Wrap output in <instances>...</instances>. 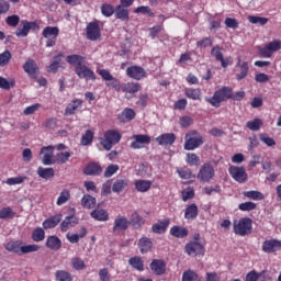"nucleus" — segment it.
<instances>
[{
    "instance_id": "1",
    "label": "nucleus",
    "mask_w": 281,
    "mask_h": 281,
    "mask_svg": "<svg viewBox=\"0 0 281 281\" xmlns=\"http://www.w3.org/2000/svg\"><path fill=\"white\" fill-rule=\"evenodd\" d=\"M233 98L234 90L231 87L223 86L214 92L213 97H205V102L218 109L223 102H227V100H232Z\"/></svg>"
},
{
    "instance_id": "2",
    "label": "nucleus",
    "mask_w": 281,
    "mask_h": 281,
    "mask_svg": "<svg viewBox=\"0 0 281 281\" xmlns=\"http://www.w3.org/2000/svg\"><path fill=\"white\" fill-rule=\"evenodd\" d=\"M233 232L236 236H249L254 232V221L249 217H241L233 222Z\"/></svg>"
},
{
    "instance_id": "3",
    "label": "nucleus",
    "mask_w": 281,
    "mask_h": 281,
    "mask_svg": "<svg viewBox=\"0 0 281 281\" xmlns=\"http://www.w3.org/2000/svg\"><path fill=\"white\" fill-rule=\"evenodd\" d=\"M205 140L199 134V131L192 130L184 136V150H196L200 146H203Z\"/></svg>"
},
{
    "instance_id": "4",
    "label": "nucleus",
    "mask_w": 281,
    "mask_h": 281,
    "mask_svg": "<svg viewBox=\"0 0 281 281\" xmlns=\"http://www.w3.org/2000/svg\"><path fill=\"white\" fill-rule=\"evenodd\" d=\"M122 140V134L116 130H109L104 133L103 138L101 139V145L104 150H111L115 144H120Z\"/></svg>"
},
{
    "instance_id": "5",
    "label": "nucleus",
    "mask_w": 281,
    "mask_h": 281,
    "mask_svg": "<svg viewBox=\"0 0 281 281\" xmlns=\"http://www.w3.org/2000/svg\"><path fill=\"white\" fill-rule=\"evenodd\" d=\"M38 30H41V25L36 21L22 20L21 26L15 30L14 35L18 38H25L30 32H38Z\"/></svg>"
},
{
    "instance_id": "6",
    "label": "nucleus",
    "mask_w": 281,
    "mask_h": 281,
    "mask_svg": "<svg viewBox=\"0 0 281 281\" xmlns=\"http://www.w3.org/2000/svg\"><path fill=\"white\" fill-rule=\"evenodd\" d=\"M99 76H101L102 80L105 81L106 87H109V89H114L117 91V93H120L121 89H122V82H120V80L115 77H113V75H111V71L106 70V69H101L98 70Z\"/></svg>"
},
{
    "instance_id": "7",
    "label": "nucleus",
    "mask_w": 281,
    "mask_h": 281,
    "mask_svg": "<svg viewBox=\"0 0 281 281\" xmlns=\"http://www.w3.org/2000/svg\"><path fill=\"white\" fill-rule=\"evenodd\" d=\"M58 34H60V29L58 26H46L42 31V36L47 38L46 47H54L58 41Z\"/></svg>"
},
{
    "instance_id": "8",
    "label": "nucleus",
    "mask_w": 281,
    "mask_h": 281,
    "mask_svg": "<svg viewBox=\"0 0 281 281\" xmlns=\"http://www.w3.org/2000/svg\"><path fill=\"white\" fill-rule=\"evenodd\" d=\"M211 56L217 60V63H221L223 69H227L229 65L234 64V58L232 56L223 57V47H220L218 45H215L211 49Z\"/></svg>"
},
{
    "instance_id": "9",
    "label": "nucleus",
    "mask_w": 281,
    "mask_h": 281,
    "mask_svg": "<svg viewBox=\"0 0 281 281\" xmlns=\"http://www.w3.org/2000/svg\"><path fill=\"white\" fill-rule=\"evenodd\" d=\"M214 175H215L214 166H212V164L210 162H205L201 166L198 172V179L202 183H210V181L214 179Z\"/></svg>"
},
{
    "instance_id": "10",
    "label": "nucleus",
    "mask_w": 281,
    "mask_h": 281,
    "mask_svg": "<svg viewBox=\"0 0 281 281\" xmlns=\"http://www.w3.org/2000/svg\"><path fill=\"white\" fill-rule=\"evenodd\" d=\"M186 254L188 256H205V246L201 241H189L184 246Z\"/></svg>"
},
{
    "instance_id": "11",
    "label": "nucleus",
    "mask_w": 281,
    "mask_h": 281,
    "mask_svg": "<svg viewBox=\"0 0 281 281\" xmlns=\"http://www.w3.org/2000/svg\"><path fill=\"white\" fill-rule=\"evenodd\" d=\"M228 172L236 181L237 183H247L249 176L247 175V171H245V167H236V166H231L228 168Z\"/></svg>"
},
{
    "instance_id": "12",
    "label": "nucleus",
    "mask_w": 281,
    "mask_h": 281,
    "mask_svg": "<svg viewBox=\"0 0 281 281\" xmlns=\"http://www.w3.org/2000/svg\"><path fill=\"white\" fill-rule=\"evenodd\" d=\"M75 74L78 76V78H80V80L94 81L97 78L93 69L89 68V66H87L85 64L80 67H76Z\"/></svg>"
},
{
    "instance_id": "13",
    "label": "nucleus",
    "mask_w": 281,
    "mask_h": 281,
    "mask_svg": "<svg viewBox=\"0 0 281 281\" xmlns=\"http://www.w3.org/2000/svg\"><path fill=\"white\" fill-rule=\"evenodd\" d=\"M261 249L263 254H276L281 249V240L276 238L266 239L261 245Z\"/></svg>"
},
{
    "instance_id": "14",
    "label": "nucleus",
    "mask_w": 281,
    "mask_h": 281,
    "mask_svg": "<svg viewBox=\"0 0 281 281\" xmlns=\"http://www.w3.org/2000/svg\"><path fill=\"white\" fill-rule=\"evenodd\" d=\"M86 36L88 41H98L102 33L100 31V24L98 22H90L86 27Z\"/></svg>"
},
{
    "instance_id": "15",
    "label": "nucleus",
    "mask_w": 281,
    "mask_h": 281,
    "mask_svg": "<svg viewBox=\"0 0 281 281\" xmlns=\"http://www.w3.org/2000/svg\"><path fill=\"white\" fill-rule=\"evenodd\" d=\"M281 49V41L274 40L268 44L260 50L263 58H271L274 52H280Z\"/></svg>"
},
{
    "instance_id": "16",
    "label": "nucleus",
    "mask_w": 281,
    "mask_h": 281,
    "mask_svg": "<svg viewBox=\"0 0 281 281\" xmlns=\"http://www.w3.org/2000/svg\"><path fill=\"white\" fill-rule=\"evenodd\" d=\"M40 153L44 155L42 158L44 166H54V164H56V159H54V146L42 147Z\"/></svg>"
},
{
    "instance_id": "17",
    "label": "nucleus",
    "mask_w": 281,
    "mask_h": 281,
    "mask_svg": "<svg viewBox=\"0 0 281 281\" xmlns=\"http://www.w3.org/2000/svg\"><path fill=\"white\" fill-rule=\"evenodd\" d=\"M126 76L133 80H144L146 78V70L142 66H130L126 69Z\"/></svg>"
},
{
    "instance_id": "18",
    "label": "nucleus",
    "mask_w": 281,
    "mask_h": 281,
    "mask_svg": "<svg viewBox=\"0 0 281 281\" xmlns=\"http://www.w3.org/2000/svg\"><path fill=\"white\" fill-rule=\"evenodd\" d=\"M142 89V85L135 81H130L126 83H121V91L125 93V95H135V93H139Z\"/></svg>"
},
{
    "instance_id": "19",
    "label": "nucleus",
    "mask_w": 281,
    "mask_h": 281,
    "mask_svg": "<svg viewBox=\"0 0 281 281\" xmlns=\"http://www.w3.org/2000/svg\"><path fill=\"white\" fill-rule=\"evenodd\" d=\"M131 225V222L128 221V218H126V216L123 215H119L115 220H114V224H113V233H117V232H126V229H128V226Z\"/></svg>"
},
{
    "instance_id": "20",
    "label": "nucleus",
    "mask_w": 281,
    "mask_h": 281,
    "mask_svg": "<svg viewBox=\"0 0 281 281\" xmlns=\"http://www.w3.org/2000/svg\"><path fill=\"white\" fill-rule=\"evenodd\" d=\"M149 269L154 276H164L166 273V261L164 259H153Z\"/></svg>"
},
{
    "instance_id": "21",
    "label": "nucleus",
    "mask_w": 281,
    "mask_h": 281,
    "mask_svg": "<svg viewBox=\"0 0 281 281\" xmlns=\"http://www.w3.org/2000/svg\"><path fill=\"white\" fill-rule=\"evenodd\" d=\"M63 221V214L58 213L53 216H49L48 218L44 220L42 223L43 229H54L55 227H58V224Z\"/></svg>"
},
{
    "instance_id": "22",
    "label": "nucleus",
    "mask_w": 281,
    "mask_h": 281,
    "mask_svg": "<svg viewBox=\"0 0 281 281\" xmlns=\"http://www.w3.org/2000/svg\"><path fill=\"white\" fill-rule=\"evenodd\" d=\"M168 227H170V218L159 220L157 223L151 225L153 234H166L168 232Z\"/></svg>"
},
{
    "instance_id": "23",
    "label": "nucleus",
    "mask_w": 281,
    "mask_h": 281,
    "mask_svg": "<svg viewBox=\"0 0 281 281\" xmlns=\"http://www.w3.org/2000/svg\"><path fill=\"white\" fill-rule=\"evenodd\" d=\"M23 69L25 74L30 75L31 78H38V65L35 63L34 59H27L24 65Z\"/></svg>"
},
{
    "instance_id": "24",
    "label": "nucleus",
    "mask_w": 281,
    "mask_h": 281,
    "mask_svg": "<svg viewBox=\"0 0 281 281\" xmlns=\"http://www.w3.org/2000/svg\"><path fill=\"white\" fill-rule=\"evenodd\" d=\"M158 146H172L177 142L175 133H165L156 137Z\"/></svg>"
},
{
    "instance_id": "25",
    "label": "nucleus",
    "mask_w": 281,
    "mask_h": 281,
    "mask_svg": "<svg viewBox=\"0 0 281 281\" xmlns=\"http://www.w3.org/2000/svg\"><path fill=\"white\" fill-rule=\"evenodd\" d=\"M83 173L88 177H100V175H102V166L98 162H89L83 168Z\"/></svg>"
},
{
    "instance_id": "26",
    "label": "nucleus",
    "mask_w": 281,
    "mask_h": 281,
    "mask_svg": "<svg viewBox=\"0 0 281 281\" xmlns=\"http://www.w3.org/2000/svg\"><path fill=\"white\" fill-rule=\"evenodd\" d=\"M153 247H155V244L150 237L143 236L138 239V249L140 254H148V251H153Z\"/></svg>"
},
{
    "instance_id": "27",
    "label": "nucleus",
    "mask_w": 281,
    "mask_h": 281,
    "mask_svg": "<svg viewBox=\"0 0 281 281\" xmlns=\"http://www.w3.org/2000/svg\"><path fill=\"white\" fill-rule=\"evenodd\" d=\"M134 139L135 140H133L131 143V148H133L134 150L144 148V146H142V144H150V136H148V135L137 134V135H134Z\"/></svg>"
},
{
    "instance_id": "28",
    "label": "nucleus",
    "mask_w": 281,
    "mask_h": 281,
    "mask_svg": "<svg viewBox=\"0 0 281 281\" xmlns=\"http://www.w3.org/2000/svg\"><path fill=\"white\" fill-rule=\"evenodd\" d=\"M66 63L76 69V67H82L85 63H87V57L78 54L68 55L66 57Z\"/></svg>"
},
{
    "instance_id": "29",
    "label": "nucleus",
    "mask_w": 281,
    "mask_h": 281,
    "mask_svg": "<svg viewBox=\"0 0 281 281\" xmlns=\"http://www.w3.org/2000/svg\"><path fill=\"white\" fill-rule=\"evenodd\" d=\"M91 218H94V221H99L101 223H104L105 221H109V212L100 206H97L91 213Z\"/></svg>"
},
{
    "instance_id": "30",
    "label": "nucleus",
    "mask_w": 281,
    "mask_h": 281,
    "mask_svg": "<svg viewBox=\"0 0 281 281\" xmlns=\"http://www.w3.org/2000/svg\"><path fill=\"white\" fill-rule=\"evenodd\" d=\"M199 217V206L194 203L187 205L184 210L186 221H196Z\"/></svg>"
},
{
    "instance_id": "31",
    "label": "nucleus",
    "mask_w": 281,
    "mask_h": 281,
    "mask_svg": "<svg viewBox=\"0 0 281 281\" xmlns=\"http://www.w3.org/2000/svg\"><path fill=\"white\" fill-rule=\"evenodd\" d=\"M169 234L173 238H188L190 231L187 227L175 225L170 228Z\"/></svg>"
},
{
    "instance_id": "32",
    "label": "nucleus",
    "mask_w": 281,
    "mask_h": 281,
    "mask_svg": "<svg viewBox=\"0 0 281 281\" xmlns=\"http://www.w3.org/2000/svg\"><path fill=\"white\" fill-rule=\"evenodd\" d=\"M78 223L79 220L75 215L66 216L60 223V232H69V228L75 227V225H78Z\"/></svg>"
},
{
    "instance_id": "33",
    "label": "nucleus",
    "mask_w": 281,
    "mask_h": 281,
    "mask_svg": "<svg viewBox=\"0 0 281 281\" xmlns=\"http://www.w3.org/2000/svg\"><path fill=\"white\" fill-rule=\"evenodd\" d=\"M45 245L47 249H52L53 251H58V249L63 247V241L60 240V238H58V236L50 235L47 237Z\"/></svg>"
},
{
    "instance_id": "34",
    "label": "nucleus",
    "mask_w": 281,
    "mask_h": 281,
    "mask_svg": "<svg viewBox=\"0 0 281 281\" xmlns=\"http://www.w3.org/2000/svg\"><path fill=\"white\" fill-rule=\"evenodd\" d=\"M240 57H238L237 67H239V72L236 75V79L238 81L245 80L247 76L249 75V64L247 61H244L243 64Z\"/></svg>"
},
{
    "instance_id": "35",
    "label": "nucleus",
    "mask_w": 281,
    "mask_h": 281,
    "mask_svg": "<svg viewBox=\"0 0 281 281\" xmlns=\"http://www.w3.org/2000/svg\"><path fill=\"white\" fill-rule=\"evenodd\" d=\"M22 247H23L22 240H11L7 243V245L4 246V249H7V251H12L13 254H18V256H21Z\"/></svg>"
},
{
    "instance_id": "36",
    "label": "nucleus",
    "mask_w": 281,
    "mask_h": 281,
    "mask_svg": "<svg viewBox=\"0 0 281 281\" xmlns=\"http://www.w3.org/2000/svg\"><path fill=\"white\" fill-rule=\"evenodd\" d=\"M114 14L115 19H119L120 21L131 20L130 11L124 7H120V4L114 8Z\"/></svg>"
},
{
    "instance_id": "37",
    "label": "nucleus",
    "mask_w": 281,
    "mask_h": 281,
    "mask_svg": "<svg viewBox=\"0 0 281 281\" xmlns=\"http://www.w3.org/2000/svg\"><path fill=\"white\" fill-rule=\"evenodd\" d=\"M37 175L38 177H41V179H45L47 181L49 179H54L56 171L52 167L49 168L38 167Z\"/></svg>"
},
{
    "instance_id": "38",
    "label": "nucleus",
    "mask_w": 281,
    "mask_h": 281,
    "mask_svg": "<svg viewBox=\"0 0 281 281\" xmlns=\"http://www.w3.org/2000/svg\"><path fill=\"white\" fill-rule=\"evenodd\" d=\"M134 186L137 192H148L153 188V181L139 179L134 182Z\"/></svg>"
},
{
    "instance_id": "39",
    "label": "nucleus",
    "mask_w": 281,
    "mask_h": 281,
    "mask_svg": "<svg viewBox=\"0 0 281 281\" xmlns=\"http://www.w3.org/2000/svg\"><path fill=\"white\" fill-rule=\"evenodd\" d=\"M135 115H136L135 110L131 108H126L123 110V112L119 116V120L123 124H126V122H132V120H135Z\"/></svg>"
},
{
    "instance_id": "40",
    "label": "nucleus",
    "mask_w": 281,
    "mask_h": 281,
    "mask_svg": "<svg viewBox=\"0 0 281 281\" xmlns=\"http://www.w3.org/2000/svg\"><path fill=\"white\" fill-rule=\"evenodd\" d=\"M128 265L132 269H135V271H144V259L139 256L131 257L128 259Z\"/></svg>"
},
{
    "instance_id": "41",
    "label": "nucleus",
    "mask_w": 281,
    "mask_h": 281,
    "mask_svg": "<svg viewBox=\"0 0 281 281\" xmlns=\"http://www.w3.org/2000/svg\"><path fill=\"white\" fill-rule=\"evenodd\" d=\"M82 106V100L74 99L66 108L65 115H76L78 108Z\"/></svg>"
},
{
    "instance_id": "42",
    "label": "nucleus",
    "mask_w": 281,
    "mask_h": 281,
    "mask_svg": "<svg viewBox=\"0 0 281 281\" xmlns=\"http://www.w3.org/2000/svg\"><path fill=\"white\" fill-rule=\"evenodd\" d=\"M144 223H146V220H144V217H142V215H139V213L134 212L131 215L130 225H132L134 227V229H139V227H142V225H144Z\"/></svg>"
},
{
    "instance_id": "43",
    "label": "nucleus",
    "mask_w": 281,
    "mask_h": 281,
    "mask_svg": "<svg viewBox=\"0 0 281 281\" xmlns=\"http://www.w3.org/2000/svg\"><path fill=\"white\" fill-rule=\"evenodd\" d=\"M184 95L189 98V100H201L203 93L199 88H187L184 89Z\"/></svg>"
},
{
    "instance_id": "44",
    "label": "nucleus",
    "mask_w": 281,
    "mask_h": 281,
    "mask_svg": "<svg viewBox=\"0 0 281 281\" xmlns=\"http://www.w3.org/2000/svg\"><path fill=\"white\" fill-rule=\"evenodd\" d=\"M95 203H98L95 198H93L89 194H85L81 199V205L86 210H93V207H95Z\"/></svg>"
},
{
    "instance_id": "45",
    "label": "nucleus",
    "mask_w": 281,
    "mask_h": 281,
    "mask_svg": "<svg viewBox=\"0 0 281 281\" xmlns=\"http://www.w3.org/2000/svg\"><path fill=\"white\" fill-rule=\"evenodd\" d=\"M125 188H128V179H117L112 186V192H123Z\"/></svg>"
},
{
    "instance_id": "46",
    "label": "nucleus",
    "mask_w": 281,
    "mask_h": 281,
    "mask_svg": "<svg viewBox=\"0 0 281 281\" xmlns=\"http://www.w3.org/2000/svg\"><path fill=\"white\" fill-rule=\"evenodd\" d=\"M63 61V53H59L53 57L52 64L48 66V71L56 74L60 69V63Z\"/></svg>"
},
{
    "instance_id": "47",
    "label": "nucleus",
    "mask_w": 281,
    "mask_h": 281,
    "mask_svg": "<svg viewBox=\"0 0 281 281\" xmlns=\"http://www.w3.org/2000/svg\"><path fill=\"white\" fill-rule=\"evenodd\" d=\"M243 194L251 201H265V194L260 191H244Z\"/></svg>"
},
{
    "instance_id": "48",
    "label": "nucleus",
    "mask_w": 281,
    "mask_h": 281,
    "mask_svg": "<svg viewBox=\"0 0 281 281\" xmlns=\"http://www.w3.org/2000/svg\"><path fill=\"white\" fill-rule=\"evenodd\" d=\"M262 124H263L262 120L256 117L246 123V128H248L249 131H252L254 133H257V131H260V128H262Z\"/></svg>"
},
{
    "instance_id": "49",
    "label": "nucleus",
    "mask_w": 281,
    "mask_h": 281,
    "mask_svg": "<svg viewBox=\"0 0 281 281\" xmlns=\"http://www.w3.org/2000/svg\"><path fill=\"white\" fill-rule=\"evenodd\" d=\"M55 280H57V281H74V276L69 271L57 270L55 272Z\"/></svg>"
},
{
    "instance_id": "50",
    "label": "nucleus",
    "mask_w": 281,
    "mask_h": 281,
    "mask_svg": "<svg viewBox=\"0 0 281 281\" xmlns=\"http://www.w3.org/2000/svg\"><path fill=\"white\" fill-rule=\"evenodd\" d=\"M71 267L75 271H85L87 269V263L80 257H75L71 259Z\"/></svg>"
},
{
    "instance_id": "51",
    "label": "nucleus",
    "mask_w": 281,
    "mask_h": 281,
    "mask_svg": "<svg viewBox=\"0 0 281 281\" xmlns=\"http://www.w3.org/2000/svg\"><path fill=\"white\" fill-rule=\"evenodd\" d=\"M182 281H201V278L194 270L189 269L182 273Z\"/></svg>"
},
{
    "instance_id": "52",
    "label": "nucleus",
    "mask_w": 281,
    "mask_h": 281,
    "mask_svg": "<svg viewBox=\"0 0 281 281\" xmlns=\"http://www.w3.org/2000/svg\"><path fill=\"white\" fill-rule=\"evenodd\" d=\"M32 240H34V243L45 240V228L36 227L32 233Z\"/></svg>"
},
{
    "instance_id": "53",
    "label": "nucleus",
    "mask_w": 281,
    "mask_h": 281,
    "mask_svg": "<svg viewBox=\"0 0 281 281\" xmlns=\"http://www.w3.org/2000/svg\"><path fill=\"white\" fill-rule=\"evenodd\" d=\"M16 81L14 79H8L0 77V89H4L5 91H10V89L14 88Z\"/></svg>"
},
{
    "instance_id": "54",
    "label": "nucleus",
    "mask_w": 281,
    "mask_h": 281,
    "mask_svg": "<svg viewBox=\"0 0 281 281\" xmlns=\"http://www.w3.org/2000/svg\"><path fill=\"white\" fill-rule=\"evenodd\" d=\"M101 14L106 18L113 16L115 14V8L112 4L103 3L101 5Z\"/></svg>"
},
{
    "instance_id": "55",
    "label": "nucleus",
    "mask_w": 281,
    "mask_h": 281,
    "mask_svg": "<svg viewBox=\"0 0 281 281\" xmlns=\"http://www.w3.org/2000/svg\"><path fill=\"white\" fill-rule=\"evenodd\" d=\"M256 207H258V205L251 201L244 202L238 205V210H240V212H254Z\"/></svg>"
},
{
    "instance_id": "56",
    "label": "nucleus",
    "mask_w": 281,
    "mask_h": 281,
    "mask_svg": "<svg viewBox=\"0 0 281 281\" xmlns=\"http://www.w3.org/2000/svg\"><path fill=\"white\" fill-rule=\"evenodd\" d=\"M117 170H120V165H109L105 168V171L103 173V177L105 179H111V177H113V175H115L117 172Z\"/></svg>"
},
{
    "instance_id": "57",
    "label": "nucleus",
    "mask_w": 281,
    "mask_h": 281,
    "mask_svg": "<svg viewBox=\"0 0 281 281\" xmlns=\"http://www.w3.org/2000/svg\"><path fill=\"white\" fill-rule=\"evenodd\" d=\"M38 249H41V246H38L36 244H30V245L22 246L21 256H23L25 254H34V252L38 251Z\"/></svg>"
},
{
    "instance_id": "58",
    "label": "nucleus",
    "mask_w": 281,
    "mask_h": 281,
    "mask_svg": "<svg viewBox=\"0 0 281 281\" xmlns=\"http://www.w3.org/2000/svg\"><path fill=\"white\" fill-rule=\"evenodd\" d=\"M93 132L91 130L86 131V133L81 137V146H89V144L93 143Z\"/></svg>"
},
{
    "instance_id": "59",
    "label": "nucleus",
    "mask_w": 281,
    "mask_h": 281,
    "mask_svg": "<svg viewBox=\"0 0 281 281\" xmlns=\"http://www.w3.org/2000/svg\"><path fill=\"white\" fill-rule=\"evenodd\" d=\"M15 212L10 206L2 207L0 210V218L5 220V218H14Z\"/></svg>"
},
{
    "instance_id": "60",
    "label": "nucleus",
    "mask_w": 281,
    "mask_h": 281,
    "mask_svg": "<svg viewBox=\"0 0 281 281\" xmlns=\"http://www.w3.org/2000/svg\"><path fill=\"white\" fill-rule=\"evenodd\" d=\"M5 23L9 27H18L19 23H21V18L16 14L9 15L5 19Z\"/></svg>"
},
{
    "instance_id": "61",
    "label": "nucleus",
    "mask_w": 281,
    "mask_h": 281,
    "mask_svg": "<svg viewBox=\"0 0 281 281\" xmlns=\"http://www.w3.org/2000/svg\"><path fill=\"white\" fill-rule=\"evenodd\" d=\"M71 199V193L68 190H63L57 199V205H65Z\"/></svg>"
},
{
    "instance_id": "62",
    "label": "nucleus",
    "mask_w": 281,
    "mask_h": 281,
    "mask_svg": "<svg viewBox=\"0 0 281 281\" xmlns=\"http://www.w3.org/2000/svg\"><path fill=\"white\" fill-rule=\"evenodd\" d=\"M259 139L260 142H262V144H265L266 146H276V139L271 138L269 136V134L267 133H262V134H259Z\"/></svg>"
},
{
    "instance_id": "63",
    "label": "nucleus",
    "mask_w": 281,
    "mask_h": 281,
    "mask_svg": "<svg viewBox=\"0 0 281 281\" xmlns=\"http://www.w3.org/2000/svg\"><path fill=\"white\" fill-rule=\"evenodd\" d=\"M177 172L180 177V179H192V170H190L189 168L184 167V168H178Z\"/></svg>"
},
{
    "instance_id": "64",
    "label": "nucleus",
    "mask_w": 281,
    "mask_h": 281,
    "mask_svg": "<svg viewBox=\"0 0 281 281\" xmlns=\"http://www.w3.org/2000/svg\"><path fill=\"white\" fill-rule=\"evenodd\" d=\"M262 276H265V271L258 273L255 270H252L246 274V281H258L260 280V278H262Z\"/></svg>"
}]
</instances>
